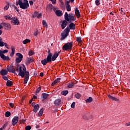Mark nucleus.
Wrapping results in <instances>:
<instances>
[{
	"mask_svg": "<svg viewBox=\"0 0 130 130\" xmlns=\"http://www.w3.org/2000/svg\"><path fill=\"white\" fill-rule=\"evenodd\" d=\"M11 17H12V15H9L4 16V18L6 20H9V21H11V20H12Z\"/></svg>",
	"mask_w": 130,
	"mask_h": 130,
	"instance_id": "nucleus-28",
	"label": "nucleus"
},
{
	"mask_svg": "<svg viewBox=\"0 0 130 130\" xmlns=\"http://www.w3.org/2000/svg\"><path fill=\"white\" fill-rule=\"evenodd\" d=\"M52 2L53 5H55L56 4V0H50Z\"/></svg>",
	"mask_w": 130,
	"mask_h": 130,
	"instance_id": "nucleus-50",
	"label": "nucleus"
},
{
	"mask_svg": "<svg viewBox=\"0 0 130 130\" xmlns=\"http://www.w3.org/2000/svg\"><path fill=\"white\" fill-rule=\"evenodd\" d=\"M5 126H6V125H3V126L1 128H0V130H4V128H5Z\"/></svg>",
	"mask_w": 130,
	"mask_h": 130,
	"instance_id": "nucleus-57",
	"label": "nucleus"
},
{
	"mask_svg": "<svg viewBox=\"0 0 130 130\" xmlns=\"http://www.w3.org/2000/svg\"><path fill=\"white\" fill-rule=\"evenodd\" d=\"M65 3L67 11L71 12V11H72V8L71 7V5H70V2H69V1H66Z\"/></svg>",
	"mask_w": 130,
	"mask_h": 130,
	"instance_id": "nucleus-10",
	"label": "nucleus"
},
{
	"mask_svg": "<svg viewBox=\"0 0 130 130\" xmlns=\"http://www.w3.org/2000/svg\"><path fill=\"white\" fill-rule=\"evenodd\" d=\"M76 41H77L80 45H82V38L81 37H77Z\"/></svg>",
	"mask_w": 130,
	"mask_h": 130,
	"instance_id": "nucleus-27",
	"label": "nucleus"
},
{
	"mask_svg": "<svg viewBox=\"0 0 130 130\" xmlns=\"http://www.w3.org/2000/svg\"><path fill=\"white\" fill-rule=\"evenodd\" d=\"M5 43L3 42V39L0 37V47H3L4 46Z\"/></svg>",
	"mask_w": 130,
	"mask_h": 130,
	"instance_id": "nucleus-35",
	"label": "nucleus"
},
{
	"mask_svg": "<svg viewBox=\"0 0 130 130\" xmlns=\"http://www.w3.org/2000/svg\"><path fill=\"white\" fill-rule=\"evenodd\" d=\"M11 23L12 24V25H19V24H20V21L17 18H16L15 17H12Z\"/></svg>",
	"mask_w": 130,
	"mask_h": 130,
	"instance_id": "nucleus-8",
	"label": "nucleus"
},
{
	"mask_svg": "<svg viewBox=\"0 0 130 130\" xmlns=\"http://www.w3.org/2000/svg\"><path fill=\"white\" fill-rule=\"evenodd\" d=\"M54 104L56 106H59V105L61 104V99H56L54 101Z\"/></svg>",
	"mask_w": 130,
	"mask_h": 130,
	"instance_id": "nucleus-13",
	"label": "nucleus"
},
{
	"mask_svg": "<svg viewBox=\"0 0 130 130\" xmlns=\"http://www.w3.org/2000/svg\"><path fill=\"white\" fill-rule=\"evenodd\" d=\"M37 18H38V19H40V18H42V13H40L38 14Z\"/></svg>",
	"mask_w": 130,
	"mask_h": 130,
	"instance_id": "nucleus-45",
	"label": "nucleus"
},
{
	"mask_svg": "<svg viewBox=\"0 0 130 130\" xmlns=\"http://www.w3.org/2000/svg\"><path fill=\"white\" fill-rule=\"evenodd\" d=\"M31 128H32V127L30 125H27L25 127V130H30Z\"/></svg>",
	"mask_w": 130,
	"mask_h": 130,
	"instance_id": "nucleus-43",
	"label": "nucleus"
},
{
	"mask_svg": "<svg viewBox=\"0 0 130 130\" xmlns=\"http://www.w3.org/2000/svg\"><path fill=\"white\" fill-rule=\"evenodd\" d=\"M4 45H5V47H6V48H7V49H9V47H8V44H7V43H4Z\"/></svg>",
	"mask_w": 130,
	"mask_h": 130,
	"instance_id": "nucleus-55",
	"label": "nucleus"
},
{
	"mask_svg": "<svg viewBox=\"0 0 130 130\" xmlns=\"http://www.w3.org/2000/svg\"><path fill=\"white\" fill-rule=\"evenodd\" d=\"M83 119H85V120H89L88 117H87V116H86V115H84L83 116Z\"/></svg>",
	"mask_w": 130,
	"mask_h": 130,
	"instance_id": "nucleus-49",
	"label": "nucleus"
},
{
	"mask_svg": "<svg viewBox=\"0 0 130 130\" xmlns=\"http://www.w3.org/2000/svg\"><path fill=\"white\" fill-rule=\"evenodd\" d=\"M55 13L57 17H61L63 15L62 11L60 10H56Z\"/></svg>",
	"mask_w": 130,
	"mask_h": 130,
	"instance_id": "nucleus-15",
	"label": "nucleus"
},
{
	"mask_svg": "<svg viewBox=\"0 0 130 130\" xmlns=\"http://www.w3.org/2000/svg\"><path fill=\"white\" fill-rule=\"evenodd\" d=\"M33 4H34L33 1H29V5L30 6H33Z\"/></svg>",
	"mask_w": 130,
	"mask_h": 130,
	"instance_id": "nucleus-58",
	"label": "nucleus"
},
{
	"mask_svg": "<svg viewBox=\"0 0 130 130\" xmlns=\"http://www.w3.org/2000/svg\"><path fill=\"white\" fill-rule=\"evenodd\" d=\"M0 74L2 76H6V75H8V71L6 70H2L0 72Z\"/></svg>",
	"mask_w": 130,
	"mask_h": 130,
	"instance_id": "nucleus-23",
	"label": "nucleus"
},
{
	"mask_svg": "<svg viewBox=\"0 0 130 130\" xmlns=\"http://www.w3.org/2000/svg\"><path fill=\"white\" fill-rule=\"evenodd\" d=\"M14 9L16 10L17 13H19V9H18L17 7L14 6Z\"/></svg>",
	"mask_w": 130,
	"mask_h": 130,
	"instance_id": "nucleus-54",
	"label": "nucleus"
},
{
	"mask_svg": "<svg viewBox=\"0 0 130 130\" xmlns=\"http://www.w3.org/2000/svg\"><path fill=\"white\" fill-rule=\"evenodd\" d=\"M39 108H40V106H39V104L35 105L33 109L34 112H35V113H36V112H37V111L39 110Z\"/></svg>",
	"mask_w": 130,
	"mask_h": 130,
	"instance_id": "nucleus-18",
	"label": "nucleus"
},
{
	"mask_svg": "<svg viewBox=\"0 0 130 130\" xmlns=\"http://www.w3.org/2000/svg\"><path fill=\"white\" fill-rule=\"evenodd\" d=\"M48 96H49L48 93H43L42 94V98L43 99V100H46V99H47Z\"/></svg>",
	"mask_w": 130,
	"mask_h": 130,
	"instance_id": "nucleus-20",
	"label": "nucleus"
},
{
	"mask_svg": "<svg viewBox=\"0 0 130 130\" xmlns=\"http://www.w3.org/2000/svg\"><path fill=\"white\" fill-rule=\"evenodd\" d=\"M95 4H96V6H100V2H99V0H96L95 1Z\"/></svg>",
	"mask_w": 130,
	"mask_h": 130,
	"instance_id": "nucleus-47",
	"label": "nucleus"
},
{
	"mask_svg": "<svg viewBox=\"0 0 130 130\" xmlns=\"http://www.w3.org/2000/svg\"><path fill=\"white\" fill-rule=\"evenodd\" d=\"M33 61H34V60H33V59H32L31 58H27V64H30V63H31V62H33Z\"/></svg>",
	"mask_w": 130,
	"mask_h": 130,
	"instance_id": "nucleus-29",
	"label": "nucleus"
},
{
	"mask_svg": "<svg viewBox=\"0 0 130 130\" xmlns=\"http://www.w3.org/2000/svg\"><path fill=\"white\" fill-rule=\"evenodd\" d=\"M35 103L33 102L31 103V106L32 107H34V106H35Z\"/></svg>",
	"mask_w": 130,
	"mask_h": 130,
	"instance_id": "nucleus-61",
	"label": "nucleus"
},
{
	"mask_svg": "<svg viewBox=\"0 0 130 130\" xmlns=\"http://www.w3.org/2000/svg\"><path fill=\"white\" fill-rule=\"evenodd\" d=\"M22 10H28L29 9V2L27 0H18L16 2V6H19Z\"/></svg>",
	"mask_w": 130,
	"mask_h": 130,
	"instance_id": "nucleus-3",
	"label": "nucleus"
},
{
	"mask_svg": "<svg viewBox=\"0 0 130 130\" xmlns=\"http://www.w3.org/2000/svg\"><path fill=\"white\" fill-rule=\"evenodd\" d=\"M3 60H10V57L5 56V54H1L0 56Z\"/></svg>",
	"mask_w": 130,
	"mask_h": 130,
	"instance_id": "nucleus-21",
	"label": "nucleus"
},
{
	"mask_svg": "<svg viewBox=\"0 0 130 130\" xmlns=\"http://www.w3.org/2000/svg\"><path fill=\"white\" fill-rule=\"evenodd\" d=\"M74 96L75 98H77V99H80V98H81V96H82V95H81V94L79 93H76Z\"/></svg>",
	"mask_w": 130,
	"mask_h": 130,
	"instance_id": "nucleus-33",
	"label": "nucleus"
},
{
	"mask_svg": "<svg viewBox=\"0 0 130 130\" xmlns=\"http://www.w3.org/2000/svg\"><path fill=\"white\" fill-rule=\"evenodd\" d=\"M18 76L21 77V78H24V79L23 81V84L26 85V83L28 82V80H29V77L30 75L29 74V72L26 71V67L25 65L22 64V66L20 67V73L18 74Z\"/></svg>",
	"mask_w": 130,
	"mask_h": 130,
	"instance_id": "nucleus-2",
	"label": "nucleus"
},
{
	"mask_svg": "<svg viewBox=\"0 0 130 130\" xmlns=\"http://www.w3.org/2000/svg\"><path fill=\"white\" fill-rule=\"evenodd\" d=\"M8 50H4V51H2L0 50V56H2V54H4V53H7V52H8Z\"/></svg>",
	"mask_w": 130,
	"mask_h": 130,
	"instance_id": "nucleus-37",
	"label": "nucleus"
},
{
	"mask_svg": "<svg viewBox=\"0 0 130 130\" xmlns=\"http://www.w3.org/2000/svg\"><path fill=\"white\" fill-rule=\"evenodd\" d=\"M74 86H75L74 82L70 83L68 86V88H74Z\"/></svg>",
	"mask_w": 130,
	"mask_h": 130,
	"instance_id": "nucleus-36",
	"label": "nucleus"
},
{
	"mask_svg": "<svg viewBox=\"0 0 130 130\" xmlns=\"http://www.w3.org/2000/svg\"><path fill=\"white\" fill-rule=\"evenodd\" d=\"M11 50H12V52L10 53V56H14V54H15V47L12 46Z\"/></svg>",
	"mask_w": 130,
	"mask_h": 130,
	"instance_id": "nucleus-26",
	"label": "nucleus"
},
{
	"mask_svg": "<svg viewBox=\"0 0 130 130\" xmlns=\"http://www.w3.org/2000/svg\"><path fill=\"white\" fill-rule=\"evenodd\" d=\"M61 80V78H57L56 80L54 81V82H52V86H54L55 84H57V83H59Z\"/></svg>",
	"mask_w": 130,
	"mask_h": 130,
	"instance_id": "nucleus-22",
	"label": "nucleus"
},
{
	"mask_svg": "<svg viewBox=\"0 0 130 130\" xmlns=\"http://www.w3.org/2000/svg\"><path fill=\"white\" fill-rule=\"evenodd\" d=\"M120 11H121L120 14H121L122 15H125L124 11H122V8H121Z\"/></svg>",
	"mask_w": 130,
	"mask_h": 130,
	"instance_id": "nucleus-51",
	"label": "nucleus"
},
{
	"mask_svg": "<svg viewBox=\"0 0 130 130\" xmlns=\"http://www.w3.org/2000/svg\"><path fill=\"white\" fill-rule=\"evenodd\" d=\"M62 95H63V96H67V94H69V91L68 90H63L61 92Z\"/></svg>",
	"mask_w": 130,
	"mask_h": 130,
	"instance_id": "nucleus-34",
	"label": "nucleus"
},
{
	"mask_svg": "<svg viewBox=\"0 0 130 130\" xmlns=\"http://www.w3.org/2000/svg\"><path fill=\"white\" fill-rule=\"evenodd\" d=\"M9 105H10V107H11V108H14V104H13V103H10L9 104Z\"/></svg>",
	"mask_w": 130,
	"mask_h": 130,
	"instance_id": "nucleus-52",
	"label": "nucleus"
},
{
	"mask_svg": "<svg viewBox=\"0 0 130 130\" xmlns=\"http://www.w3.org/2000/svg\"><path fill=\"white\" fill-rule=\"evenodd\" d=\"M8 72L9 73H13L14 75H17V73L16 72V70L13 66H10L8 68H7Z\"/></svg>",
	"mask_w": 130,
	"mask_h": 130,
	"instance_id": "nucleus-12",
	"label": "nucleus"
},
{
	"mask_svg": "<svg viewBox=\"0 0 130 130\" xmlns=\"http://www.w3.org/2000/svg\"><path fill=\"white\" fill-rule=\"evenodd\" d=\"M62 48L64 51H71L73 48V42H68L63 45Z\"/></svg>",
	"mask_w": 130,
	"mask_h": 130,
	"instance_id": "nucleus-5",
	"label": "nucleus"
},
{
	"mask_svg": "<svg viewBox=\"0 0 130 130\" xmlns=\"http://www.w3.org/2000/svg\"><path fill=\"white\" fill-rule=\"evenodd\" d=\"M41 90V86H40L39 87L36 91V93H39V92H40V91Z\"/></svg>",
	"mask_w": 130,
	"mask_h": 130,
	"instance_id": "nucleus-42",
	"label": "nucleus"
},
{
	"mask_svg": "<svg viewBox=\"0 0 130 130\" xmlns=\"http://www.w3.org/2000/svg\"><path fill=\"white\" fill-rule=\"evenodd\" d=\"M34 54V52H33V51L30 50L28 52V55H33Z\"/></svg>",
	"mask_w": 130,
	"mask_h": 130,
	"instance_id": "nucleus-44",
	"label": "nucleus"
},
{
	"mask_svg": "<svg viewBox=\"0 0 130 130\" xmlns=\"http://www.w3.org/2000/svg\"><path fill=\"white\" fill-rule=\"evenodd\" d=\"M40 77H43L44 75H43V73H41L40 74Z\"/></svg>",
	"mask_w": 130,
	"mask_h": 130,
	"instance_id": "nucleus-63",
	"label": "nucleus"
},
{
	"mask_svg": "<svg viewBox=\"0 0 130 130\" xmlns=\"http://www.w3.org/2000/svg\"><path fill=\"white\" fill-rule=\"evenodd\" d=\"M31 42V40H29V39H25L24 41H23L22 43L23 44H27V43H29Z\"/></svg>",
	"mask_w": 130,
	"mask_h": 130,
	"instance_id": "nucleus-32",
	"label": "nucleus"
},
{
	"mask_svg": "<svg viewBox=\"0 0 130 130\" xmlns=\"http://www.w3.org/2000/svg\"><path fill=\"white\" fill-rule=\"evenodd\" d=\"M75 15L78 19H79V18H81L80 11L78 10V8H75Z\"/></svg>",
	"mask_w": 130,
	"mask_h": 130,
	"instance_id": "nucleus-16",
	"label": "nucleus"
},
{
	"mask_svg": "<svg viewBox=\"0 0 130 130\" xmlns=\"http://www.w3.org/2000/svg\"><path fill=\"white\" fill-rule=\"evenodd\" d=\"M43 27H47V23L45 20H43Z\"/></svg>",
	"mask_w": 130,
	"mask_h": 130,
	"instance_id": "nucleus-39",
	"label": "nucleus"
},
{
	"mask_svg": "<svg viewBox=\"0 0 130 130\" xmlns=\"http://www.w3.org/2000/svg\"><path fill=\"white\" fill-rule=\"evenodd\" d=\"M64 19L68 22H75L76 21V18H75V15L74 13L68 14V12H66L64 15Z\"/></svg>",
	"mask_w": 130,
	"mask_h": 130,
	"instance_id": "nucleus-4",
	"label": "nucleus"
},
{
	"mask_svg": "<svg viewBox=\"0 0 130 130\" xmlns=\"http://www.w3.org/2000/svg\"><path fill=\"white\" fill-rule=\"evenodd\" d=\"M22 64H22L21 66H20V65L19 64H16V67L15 68V71H16V72L17 73H20V68H21V67H23Z\"/></svg>",
	"mask_w": 130,
	"mask_h": 130,
	"instance_id": "nucleus-25",
	"label": "nucleus"
},
{
	"mask_svg": "<svg viewBox=\"0 0 130 130\" xmlns=\"http://www.w3.org/2000/svg\"><path fill=\"white\" fill-rule=\"evenodd\" d=\"M16 55L18 57L16 58V62H17V63H19L20 62H21L22 60H23V55H22V54L20 53H17L16 54Z\"/></svg>",
	"mask_w": 130,
	"mask_h": 130,
	"instance_id": "nucleus-7",
	"label": "nucleus"
},
{
	"mask_svg": "<svg viewBox=\"0 0 130 130\" xmlns=\"http://www.w3.org/2000/svg\"><path fill=\"white\" fill-rule=\"evenodd\" d=\"M63 33L61 34V36L62 39H64L67 36L69 35V33H70V28L69 26L67 27V28L64 30Z\"/></svg>",
	"mask_w": 130,
	"mask_h": 130,
	"instance_id": "nucleus-6",
	"label": "nucleus"
},
{
	"mask_svg": "<svg viewBox=\"0 0 130 130\" xmlns=\"http://www.w3.org/2000/svg\"><path fill=\"white\" fill-rule=\"evenodd\" d=\"M3 26H4L7 30H11V29L12 28L11 24H10L9 23H4Z\"/></svg>",
	"mask_w": 130,
	"mask_h": 130,
	"instance_id": "nucleus-17",
	"label": "nucleus"
},
{
	"mask_svg": "<svg viewBox=\"0 0 130 130\" xmlns=\"http://www.w3.org/2000/svg\"><path fill=\"white\" fill-rule=\"evenodd\" d=\"M20 122H21V123H22V122H23V123H24V122H25V120H20Z\"/></svg>",
	"mask_w": 130,
	"mask_h": 130,
	"instance_id": "nucleus-64",
	"label": "nucleus"
},
{
	"mask_svg": "<svg viewBox=\"0 0 130 130\" xmlns=\"http://www.w3.org/2000/svg\"><path fill=\"white\" fill-rule=\"evenodd\" d=\"M44 110H43V108H42L40 109V110L39 112L38 116H42V115L43 114V111Z\"/></svg>",
	"mask_w": 130,
	"mask_h": 130,
	"instance_id": "nucleus-31",
	"label": "nucleus"
},
{
	"mask_svg": "<svg viewBox=\"0 0 130 130\" xmlns=\"http://www.w3.org/2000/svg\"><path fill=\"white\" fill-rule=\"evenodd\" d=\"M75 104H76V103L75 102H73L72 103V105H71V108H75Z\"/></svg>",
	"mask_w": 130,
	"mask_h": 130,
	"instance_id": "nucleus-46",
	"label": "nucleus"
},
{
	"mask_svg": "<svg viewBox=\"0 0 130 130\" xmlns=\"http://www.w3.org/2000/svg\"><path fill=\"white\" fill-rule=\"evenodd\" d=\"M39 34V32H38V31H36L35 32V33H34V36H37V35H38Z\"/></svg>",
	"mask_w": 130,
	"mask_h": 130,
	"instance_id": "nucleus-53",
	"label": "nucleus"
},
{
	"mask_svg": "<svg viewBox=\"0 0 130 130\" xmlns=\"http://www.w3.org/2000/svg\"><path fill=\"white\" fill-rule=\"evenodd\" d=\"M108 97L110 100H114V101H116V102H119V99L114 96H112V95L110 94H108Z\"/></svg>",
	"mask_w": 130,
	"mask_h": 130,
	"instance_id": "nucleus-14",
	"label": "nucleus"
},
{
	"mask_svg": "<svg viewBox=\"0 0 130 130\" xmlns=\"http://www.w3.org/2000/svg\"><path fill=\"white\" fill-rule=\"evenodd\" d=\"M68 2H69L70 4V3H74V2H75V0H69Z\"/></svg>",
	"mask_w": 130,
	"mask_h": 130,
	"instance_id": "nucleus-62",
	"label": "nucleus"
},
{
	"mask_svg": "<svg viewBox=\"0 0 130 130\" xmlns=\"http://www.w3.org/2000/svg\"><path fill=\"white\" fill-rule=\"evenodd\" d=\"M9 8H10V5L7 4L6 5V6L4 7V9L6 10V11H8V10H9Z\"/></svg>",
	"mask_w": 130,
	"mask_h": 130,
	"instance_id": "nucleus-40",
	"label": "nucleus"
},
{
	"mask_svg": "<svg viewBox=\"0 0 130 130\" xmlns=\"http://www.w3.org/2000/svg\"><path fill=\"white\" fill-rule=\"evenodd\" d=\"M38 15V12L36 11L34 13V15H32V17L33 18H36V17H37Z\"/></svg>",
	"mask_w": 130,
	"mask_h": 130,
	"instance_id": "nucleus-41",
	"label": "nucleus"
},
{
	"mask_svg": "<svg viewBox=\"0 0 130 130\" xmlns=\"http://www.w3.org/2000/svg\"><path fill=\"white\" fill-rule=\"evenodd\" d=\"M13 83L12 82V81L7 80L6 83V86H7V87H12V86H13Z\"/></svg>",
	"mask_w": 130,
	"mask_h": 130,
	"instance_id": "nucleus-24",
	"label": "nucleus"
},
{
	"mask_svg": "<svg viewBox=\"0 0 130 130\" xmlns=\"http://www.w3.org/2000/svg\"><path fill=\"white\" fill-rule=\"evenodd\" d=\"M18 121H19V117L17 116H14L12 119V124L13 126H15L17 123Z\"/></svg>",
	"mask_w": 130,
	"mask_h": 130,
	"instance_id": "nucleus-11",
	"label": "nucleus"
},
{
	"mask_svg": "<svg viewBox=\"0 0 130 130\" xmlns=\"http://www.w3.org/2000/svg\"><path fill=\"white\" fill-rule=\"evenodd\" d=\"M33 101H34V100L33 99H31L30 101H29V104H31V103H32V102H33Z\"/></svg>",
	"mask_w": 130,
	"mask_h": 130,
	"instance_id": "nucleus-59",
	"label": "nucleus"
},
{
	"mask_svg": "<svg viewBox=\"0 0 130 130\" xmlns=\"http://www.w3.org/2000/svg\"><path fill=\"white\" fill-rule=\"evenodd\" d=\"M61 51H59V52H55L54 54H52V52H50V49H48V55L46 58L44 59L43 60H41L42 64L44 66H46L48 62H51L52 61H54L59 55V53Z\"/></svg>",
	"mask_w": 130,
	"mask_h": 130,
	"instance_id": "nucleus-1",
	"label": "nucleus"
},
{
	"mask_svg": "<svg viewBox=\"0 0 130 130\" xmlns=\"http://www.w3.org/2000/svg\"><path fill=\"white\" fill-rule=\"evenodd\" d=\"M32 99H33L34 101V100H35V99H37V96L36 95H34V96H32Z\"/></svg>",
	"mask_w": 130,
	"mask_h": 130,
	"instance_id": "nucleus-56",
	"label": "nucleus"
},
{
	"mask_svg": "<svg viewBox=\"0 0 130 130\" xmlns=\"http://www.w3.org/2000/svg\"><path fill=\"white\" fill-rule=\"evenodd\" d=\"M3 78L4 80H5V81H8V80H9V78H8V77L5 76V75H4V76H3Z\"/></svg>",
	"mask_w": 130,
	"mask_h": 130,
	"instance_id": "nucleus-48",
	"label": "nucleus"
},
{
	"mask_svg": "<svg viewBox=\"0 0 130 130\" xmlns=\"http://www.w3.org/2000/svg\"><path fill=\"white\" fill-rule=\"evenodd\" d=\"M86 102L91 103L93 101V98L92 97H89L88 99L85 100Z\"/></svg>",
	"mask_w": 130,
	"mask_h": 130,
	"instance_id": "nucleus-30",
	"label": "nucleus"
},
{
	"mask_svg": "<svg viewBox=\"0 0 130 130\" xmlns=\"http://www.w3.org/2000/svg\"><path fill=\"white\" fill-rule=\"evenodd\" d=\"M76 24H74V23L71 22L69 24V30H75Z\"/></svg>",
	"mask_w": 130,
	"mask_h": 130,
	"instance_id": "nucleus-19",
	"label": "nucleus"
},
{
	"mask_svg": "<svg viewBox=\"0 0 130 130\" xmlns=\"http://www.w3.org/2000/svg\"><path fill=\"white\" fill-rule=\"evenodd\" d=\"M60 24L61 25V29H63L67 26H68V21H67L66 19L61 20L60 21Z\"/></svg>",
	"mask_w": 130,
	"mask_h": 130,
	"instance_id": "nucleus-9",
	"label": "nucleus"
},
{
	"mask_svg": "<svg viewBox=\"0 0 130 130\" xmlns=\"http://www.w3.org/2000/svg\"><path fill=\"white\" fill-rule=\"evenodd\" d=\"M5 116L6 117H10L11 116V112L7 111L5 113Z\"/></svg>",
	"mask_w": 130,
	"mask_h": 130,
	"instance_id": "nucleus-38",
	"label": "nucleus"
},
{
	"mask_svg": "<svg viewBox=\"0 0 130 130\" xmlns=\"http://www.w3.org/2000/svg\"><path fill=\"white\" fill-rule=\"evenodd\" d=\"M125 125H126V126H129V125H130V122L126 123L125 124Z\"/></svg>",
	"mask_w": 130,
	"mask_h": 130,
	"instance_id": "nucleus-60",
	"label": "nucleus"
}]
</instances>
